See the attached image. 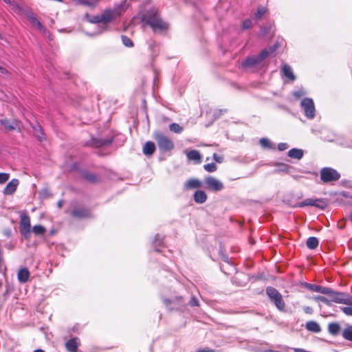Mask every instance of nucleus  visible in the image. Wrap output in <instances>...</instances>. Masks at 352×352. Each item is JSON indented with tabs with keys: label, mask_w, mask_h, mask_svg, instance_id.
Instances as JSON below:
<instances>
[{
	"label": "nucleus",
	"mask_w": 352,
	"mask_h": 352,
	"mask_svg": "<svg viewBox=\"0 0 352 352\" xmlns=\"http://www.w3.org/2000/svg\"><path fill=\"white\" fill-rule=\"evenodd\" d=\"M31 126L32 128L34 137L38 141L42 142L43 140H45V135L39 123L36 122L34 124H32Z\"/></svg>",
	"instance_id": "ddd939ff"
},
{
	"label": "nucleus",
	"mask_w": 352,
	"mask_h": 352,
	"mask_svg": "<svg viewBox=\"0 0 352 352\" xmlns=\"http://www.w3.org/2000/svg\"><path fill=\"white\" fill-rule=\"evenodd\" d=\"M33 352H45V351L43 349H38L34 350Z\"/></svg>",
	"instance_id": "338daca9"
},
{
	"label": "nucleus",
	"mask_w": 352,
	"mask_h": 352,
	"mask_svg": "<svg viewBox=\"0 0 352 352\" xmlns=\"http://www.w3.org/2000/svg\"><path fill=\"white\" fill-rule=\"evenodd\" d=\"M129 6L127 0H123L121 3L115 4L113 8L105 9L100 15H94L87 16L89 17L88 21L92 23H102L103 29H107V23L111 22L114 19L118 17L121 14L126 10Z\"/></svg>",
	"instance_id": "f257e3e1"
},
{
	"label": "nucleus",
	"mask_w": 352,
	"mask_h": 352,
	"mask_svg": "<svg viewBox=\"0 0 352 352\" xmlns=\"http://www.w3.org/2000/svg\"><path fill=\"white\" fill-rule=\"evenodd\" d=\"M30 217L26 214H22L21 216V221H20V230H26V232L28 230V229H30Z\"/></svg>",
	"instance_id": "a211bd4d"
},
{
	"label": "nucleus",
	"mask_w": 352,
	"mask_h": 352,
	"mask_svg": "<svg viewBox=\"0 0 352 352\" xmlns=\"http://www.w3.org/2000/svg\"><path fill=\"white\" fill-rule=\"evenodd\" d=\"M80 1L82 4L89 7H94L97 3V1L94 0H80Z\"/></svg>",
	"instance_id": "c03bdc74"
},
{
	"label": "nucleus",
	"mask_w": 352,
	"mask_h": 352,
	"mask_svg": "<svg viewBox=\"0 0 352 352\" xmlns=\"http://www.w3.org/2000/svg\"><path fill=\"white\" fill-rule=\"evenodd\" d=\"M184 186L186 189L198 188L201 186V182L197 179H190L185 183Z\"/></svg>",
	"instance_id": "412c9836"
},
{
	"label": "nucleus",
	"mask_w": 352,
	"mask_h": 352,
	"mask_svg": "<svg viewBox=\"0 0 352 352\" xmlns=\"http://www.w3.org/2000/svg\"><path fill=\"white\" fill-rule=\"evenodd\" d=\"M318 244L319 241L316 237L309 236V249H315Z\"/></svg>",
	"instance_id": "4c0bfd02"
},
{
	"label": "nucleus",
	"mask_w": 352,
	"mask_h": 352,
	"mask_svg": "<svg viewBox=\"0 0 352 352\" xmlns=\"http://www.w3.org/2000/svg\"><path fill=\"white\" fill-rule=\"evenodd\" d=\"M0 72L1 74H6L7 73V69L1 66H0Z\"/></svg>",
	"instance_id": "13d9d810"
},
{
	"label": "nucleus",
	"mask_w": 352,
	"mask_h": 352,
	"mask_svg": "<svg viewBox=\"0 0 352 352\" xmlns=\"http://www.w3.org/2000/svg\"><path fill=\"white\" fill-rule=\"evenodd\" d=\"M0 123L3 128L8 131H13L16 129V126L8 119H2L0 120Z\"/></svg>",
	"instance_id": "b1692460"
},
{
	"label": "nucleus",
	"mask_w": 352,
	"mask_h": 352,
	"mask_svg": "<svg viewBox=\"0 0 352 352\" xmlns=\"http://www.w3.org/2000/svg\"><path fill=\"white\" fill-rule=\"evenodd\" d=\"M122 42L124 45H125L127 47H131L133 46V41L126 36L122 35L121 36Z\"/></svg>",
	"instance_id": "c9c22d12"
},
{
	"label": "nucleus",
	"mask_w": 352,
	"mask_h": 352,
	"mask_svg": "<svg viewBox=\"0 0 352 352\" xmlns=\"http://www.w3.org/2000/svg\"><path fill=\"white\" fill-rule=\"evenodd\" d=\"M321 331L320 326L315 321H309V331L319 333Z\"/></svg>",
	"instance_id": "c756f323"
},
{
	"label": "nucleus",
	"mask_w": 352,
	"mask_h": 352,
	"mask_svg": "<svg viewBox=\"0 0 352 352\" xmlns=\"http://www.w3.org/2000/svg\"><path fill=\"white\" fill-rule=\"evenodd\" d=\"M329 298L321 297L320 301L329 305L331 302L352 306V296L346 292H336L328 288L326 293Z\"/></svg>",
	"instance_id": "20e7f679"
},
{
	"label": "nucleus",
	"mask_w": 352,
	"mask_h": 352,
	"mask_svg": "<svg viewBox=\"0 0 352 352\" xmlns=\"http://www.w3.org/2000/svg\"><path fill=\"white\" fill-rule=\"evenodd\" d=\"M10 178V174L7 173H0V184L6 183Z\"/></svg>",
	"instance_id": "79ce46f5"
},
{
	"label": "nucleus",
	"mask_w": 352,
	"mask_h": 352,
	"mask_svg": "<svg viewBox=\"0 0 352 352\" xmlns=\"http://www.w3.org/2000/svg\"><path fill=\"white\" fill-rule=\"evenodd\" d=\"M56 233V230H52L50 231L49 234L50 236H52V235L55 234Z\"/></svg>",
	"instance_id": "e2e57ef3"
},
{
	"label": "nucleus",
	"mask_w": 352,
	"mask_h": 352,
	"mask_svg": "<svg viewBox=\"0 0 352 352\" xmlns=\"http://www.w3.org/2000/svg\"><path fill=\"white\" fill-rule=\"evenodd\" d=\"M164 304H166V305H168L170 303V300L169 299H164Z\"/></svg>",
	"instance_id": "0e129e2a"
},
{
	"label": "nucleus",
	"mask_w": 352,
	"mask_h": 352,
	"mask_svg": "<svg viewBox=\"0 0 352 352\" xmlns=\"http://www.w3.org/2000/svg\"><path fill=\"white\" fill-rule=\"evenodd\" d=\"M153 137L161 152H168L174 148L175 145L173 142L162 133L155 131L153 134Z\"/></svg>",
	"instance_id": "39448f33"
},
{
	"label": "nucleus",
	"mask_w": 352,
	"mask_h": 352,
	"mask_svg": "<svg viewBox=\"0 0 352 352\" xmlns=\"http://www.w3.org/2000/svg\"><path fill=\"white\" fill-rule=\"evenodd\" d=\"M276 166L278 167V169H276L275 170L276 172L280 171V172L287 173L289 171V168H291L290 166H289L288 164H285V163L276 164Z\"/></svg>",
	"instance_id": "473e14b6"
},
{
	"label": "nucleus",
	"mask_w": 352,
	"mask_h": 352,
	"mask_svg": "<svg viewBox=\"0 0 352 352\" xmlns=\"http://www.w3.org/2000/svg\"><path fill=\"white\" fill-rule=\"evenodd\" d=\"M322 296H313L312 298L315 300H320V298H321Z\"/></svg>",
	"instance_id": "69168bd1"
},
{
	"label": "nucleus",
	"mask_w": 352,
	"mask_h": 352,
	"mask_svg": "<svg viewBox=\"0 0 352 352\" xmlns=\"http://www.w3.org/2000/svg\"><path fill=\"white\" fill-rule=\"evenodd\" d=\"M72 217L78 219L92 217L91 211L89 208L85 207H77L71 212Z\"/></svg>",
	"instance_id": "9b49d317"
},
{
	"label": "nucleus",
	"mask_w": 352,
	"mask_h": 352,
	"mask_svg": "<svg viewBox=\"0 0 352 352\" xmlns=\"http://www.w3.org/2000/svg\"><path fill=\"white\" fill-rule=\"evenodd\" d=\"M340 330L341 327L337 322H331L328 325V331L331 335L333 336H338L340 333Z\"/></svg>",
	"instance_id": "aec40b11"
},
{
	"label": "nucleus",
	"mask_w": 352,
	"mask_h": 352,
	"mask_svg": "<svg viewBox=\"0 0 352 352\" xmlns=\"http://www.w3.org/2000/svg\"><path fill=\"white\" fill-rule=\"evenodd\" d=\"M340 178V173L332 168L325 167L320 170V179L323 183L336 182Z\"/></svg>",
	"instance_id": "6e6552de"
},
{
	"label": "nucleus",
	"mask_w": 352,
	"mask_h": 352,
	"mask_svg": "<svg viewBox=\"0 0 352 352\" xmlns=\"http://www.w3.org/2000/svg\"><path fill=\"white\" fill-rule=\"evenodd\" d=\"M20 232L21 234L25 237V239H28L30 238V229H28V230L26 232V230H20Z\"/></svg>",
	"instance_id": "8fccbe9b"
},
{
	"label": "nucleus",
	"mask_w": 352,
	"mask_h": 352,
	"mask_svg": "<svg viewBox=\"0 0 352 352\" xmlns=\"http://www.w3.org/2000/svg\"><path fill=\"white\" fill-rule=\"evenodd\" d=\"M300 106L303 109L305 116L308 118V98H304L301 102Z\"/></svg>",
	"instance_id": "f704fd0d"
},
{
	"label": "nucleus",
	"mask_w": 352,
	"mask_h": 352,
	"mask_svg": "<svg viewBox=\"0 0 352 352\" xmlns=\"http://www.w3.org/2000/svg\"><path fill=\"white\" fill-rule=\"evenodd\" d=\"M45 231V228L41 225H36L32 228V232L35 235H42Z\"/></svg>",
	"instance_id": "c85d7f7f"
},
{
	"label": "nucleus",
	"mask_w": 352,
	"mask_h": 352,
	"mask_svg": "<svg viewBox=\"0 0 352 352\" xmlns=\"http://www.w3.org/2000/svg\"><path fill=\"white\" fill-rule=\"evenodd\" d=\"M315 107L314 101L312 99L309 98V119L313 118L314 117Z\"/></svg>",
	"instance_id": "ea45409f"
},
{
	"label": "nucleus",
	"mask_w": 352,
	"mask_h": 352,
	"mask_svg": "<svg viewBox=\"0 0 352 352\" xmlns=\"http://www.w3.org/2000/svg\"><path fill=\"white\" fill-rule=\"evenodd\" d=\"M142 20L148 24L154 32H162L168 28V24L160 18L158 10L155 8L146 10L142 14Z\"/></svg>",
	"instance_id": "f03ea898"
},
{
	"label": "nucleus",
	"mask_w": 352,
	"mask_h": 352,
	"mask_svg": "<svg viewBox=\"0 0 352 352\" xmlns=\"http://www.w3.org/2000/svg\"><path fill=\"white\" fill-rule=\"evenodd\" d=\"M80 345L79 339L76 337L69 339L65 343V348L69 352H76Z\"/></svg>",
	"instance_id": "4468645a"
},
{
	"label": "nucleus",
	"mask_w": 352,
	"mask_h": 352,
	"mask_svg": "<svg viewBox=\"0 0 352 352\" xmlns=\"http://www.w3.org/2000/svg\"><path fill=\"white\" fill-rule=\"evenodd\" d=\"M193 198L195 203L201 204L206 201L208 197L204 190H197L194 192Z\"/></svg>",
	"instance_id": "2eb2a0df"
},
{
	"label": "nucleus",
	"mask_w": 352,
	"mask_h": 352,
	"mask_svg": "<svg viewBox=\"0 0 352 352\" xmlns=\"http://www.w3.org/2000/svg\"><path fill=\"white\" fill-rule=\"evenodd\" d=\"M292 94L295 100H299L302 96H303L305 94V91L302 89H299L298 90L294 91Z\"/></svg>",
	"instance_id": "58836bf2"
},
{
	"label": "nucleus",
	"mask_w": 352,
	"mask_h": 352,
	"mask_svg": "<svg viewBox=\"0 0 352 352\" xmlns=\"http://www.w3.org/2000/svg\"><path fill=\"white\" fill-rule=\"evenodd\" d=\"M280 74L285 83L293 82L296 80V76L292 67L287 64L283 65L280 69Z\"/></svg>",
	"instance_id": "9d476101"
},
{
	"label": "nucleus",
	"mask_w": 352,
	"mask_h": 352,
	"mask_svg": "<svg viewBox=\"0 0 352 352\" xmlns=\"http://www.w3.org/2000/svg\"><path fill=\"white\" fill-rule=\"evenodd\" d=\"M196 352H214V350L213 349H208V350H198Z\"/></svg>",
	"instance_id": "4d7b16f0"
},
{
	"label": "nucleus",
	"mask_w": 352,
	"mask_h": 352,
	"mask_svg": "<svg viewBox=\"0 0 352 352\" xmlns=\"http://www.w3.org/2000/svg\"><path fill=\"white\" fill-rule=\"evenodd\" d=\"M342 312L348 316H352V306L349 305L348 307H340Z\"/></svg>",
	"instance_id": "a19ab883"
},
{
	"label": "nucleus",
	"mask_w": 352,
	"mask_h": 352,
	"mask_svg": "<svg viewBox=\"0 0 352 352\" xmlns=\"http://www.w3.org/2000/svg\"><path fill=\"white\" fill-rule=\"evenodd\" d=\"M34 26H36L40 31L45 32L46 31L45 28L42 25V23L38 20L36 24H34Z\"/></svg>",
	"instance_id": "3c124183"
},
{
	"label": "nucleus",
	"mask_w": 352,
	"mask_h": 352,
	"mask_svg": "<svg viewBox=\"0 0 352 352\" xmlns=\"http://www.w3.org/2000/svg\"><path fill=\"white\" fill-rule=\"evenodd\" d=\"M309 206H316L320 209H323L327 206V204L322 199H309Z\"/></svg>",
	"instance_id": "4be33fe9"
},
{
	"label": "nucleus",
	"mask_w": 352,
	"mask_h": 352,
	"mask_svg": "<svg viewBox=\"0 0 352 352\" xmlns=\"http://www.w3.org/2000/svg\"><path fill=\"white\" fill-rule=\"evenodd\" d=\"M189 305L191 306V307H197V306H199V300L198 299L195 297V296H192L190 301H189Z\"/></svg>",
	"instance_id": "de8ad7c7"
},
{
	"label": "nucleus",
	"mask_w": 352,
	"mask_h": 352,
	"mask_svg": "<svg viewBox=\"0 0 352 352\" xmlns=\"http://www.w3.org/2000/svg\"><path fill=\"white\" fill-rule=\"evenodd\" d=\"M219 254H220V256H221V259H222L224 262H226V263H227L228 264H229V265H230L231 266H232V264L231 261H230V259H229V258H228V255H226L225 253H223V251H222L221 250L219 251Z\"/></svg>",
	"instance_id": "a18cd8bd"
},
{
	"label": "nucleus",
	"mask_w": 352,
	"mask_h": 352,
	"mask_svg": "<svg viewBox=\"0 0 352 352\" xmlns=\"http://www.w3.org/2000/svg\"><path fill=\"white\" fill-rule=\"evenodd\" d=\"M3 1L9 5H12L14 3V0H3Z\"/></svg>",
	"instance_id": "bf43d9fd"
},
{
	"label": "nucleus",
	"mask_w": 352,
	"mask_h": 352,
	"mask_svg": "<svg viewBox=\"0 0 352 352\" xmlns=\"http://www.w3.org/2000/svg\"><path fill=\"white\" fill-rule=\"evenodd\" d=\"M212 158L218 163H221L223 162V157L218 155L217 153L213 154Z\"/></svg>",
	"instance_id": "603ef678"
},
{
	"label": "nucleus",
	"mask_w": 352,
	"mask_h": 352,
	"mask_svg": "<svg viewBox=\"0 0 352 352\" xmlns=\"http://www.w3.org/2000/svg\"><path fill=\"white\" fill-rule=\"evenodd\" d=\"M342 337L349 341H352V326H348L342 332Z\"/></svg>",
	"instance_id": "bb28decb"
},
{
	"label": "nucleus",
	"mask_w": 352,
	"mask_h": 352,
	"mask_svg": "<svg viewBox=\"0 0 352 352\" xmlns=\"http://www.w3.org/2000/svg\"><path fill=\"white\" fill-rule=\"evenodd\" d=\"M169 129L175 133H181L182 131H183V127L181 126L179 124L177 123H172L169 125Z\"/></svg>",
	"instance_id": "7c9ffc66"
},
{
	"label": "nucleus",
	"mask_w": 352,
	"mask_h": 352,
	"mask_svg": "<svg viewBox=\"0 0 352 352\" xmlns=\"http://www.w3.org/2000/svg\"><path fill=\"white\" fill-rule=\"evenodd\" d=\"M259 143L261 146L265 148L271 149L272 148V145L271 142L266 138H262L259 140Z\"/></svg>",
	"instance_id": "2f4dec72"
},
{
	"label": "nucleus",
	"mask_w": 352,
	"mask_h": 352,
	"mask_svg": "<svg viewBox=\"0 0 352 352\" xmlns=\"http://www.w3.org/2000/svg\"><path fill=\"white\" fill-rule=\"evenodd\" d=\"M252 25V21L250 19H245L242 24V27L244 30L250 29Z\"/></svg>",
	"instance_id": "49530a36"
},
{
	"label": "nucleus",
	"mask_w": 352,
	"mask_h": 352,
	"mask_svg": "<svg viewBox=\"0 0 352 352\" xmlns=\"http://www.w3.org/2000/svg\"><path fill=\"white\" fill-rule=\"evenodd\" d=\"M148 47L151 50H153V48L155 47L156 45V43L153 40H150L148 42Z\"/></svg>",
	"instance_id": "864d4df0"
},
{
	"label": "nucleus",
	"mask_w": 352,
	"mask_h": 352,
	"mask_svg": "<svg viewBox=\"0 0 352 352\" xmlns=\"http://www.w3.org/2000/svg\"><path fill=\"white\" fill-rule=\"evenodd\" d=\"M289 148V145L287 143L285 142H281L278 144V149L280 151H285Z\"/></svg>",
	"instance_id": "09e8293b"
},
{
	"label": "nucleus",
	"mask_w": 352,
	"mask_h": 352,
	"mask_svg": "<svg viewBox=\"0 0 352 352\" xmlns=\"http://www.w3.org/2000/svg\"><path fill=\"white\" fill-rule=\"evenodd\" d=\"M155 151V143L151 141L146 142L143 146V153L146 156H151Z\"/></svg>",
	"instance_id": "f3484780"
},
{
	"label": "nucleus",
	"mask_w": 352,
	"mask_h": 352,
	"mask_svg": "<svg viewBox=\"0 0 352 352\" xmlns=\"http://www.w3.org/2000/svg\"><path fill=\"white\" fill-rule=\"evenodd\" d=\"M308 206V199H305L303 201H302L298 204V206H299V207H303V206Z\"/></svg>",
	"instance_id": "5fc2aeb1"
},
{
	"label": "nucleus",
	"mask_w": 352,
	"mask_h": 352,
	"mask_svg": "<svg viewBox=\"0 0 352 352\" xmlns=\"http://www.w3.org/2000/svg\"><path fill=\"white\" fill-rule=\"evenodd\" d=\"M4 234H5V235H6L8 237H10V236H11V234H12L11 230H10V229L5 230H4Z\"/></svg>",
	"instance_id": "6e6d98bb"
},
{
	"label": "nucleus",
	"mask_w": 352,
	"mask_h": 352,
	"mask_svg": "<svg viewBox=\"0 0 352 352\" xmlns=\"http://www.w3.org/2000/svg\"><path fill=\"white\" fill-rule=\"evenodd\" d=\"M266 294L272 302L279 311L285 309V304L281 294L274 287H267Z\"/></svg>",
	"instance_id": "0eeeda50"
},
{
	"label": "nucleus",
	"mask_w": 352,
	"mask_h": 352,
	"mask_svg": "<svg viewBox=\"0 0 352 352\" xmlns=\"http://www.w3.org/2000/svg\"><path fill=\"white\" fill-rule=\"evenodd\" d=\"M19 184V180L18 179H12L4 188L3 191V194L6 195H12L16 191Z\"/></svg>",
	"instance_id": "f8f14e48"
},
{
	"label": "nucleus",
	"mask_w": 352,
	"mask_h": 352,
	"mask_svg": "<svg viewBox=\"0 0 352 352\" xmlns=\"http://www.w3.org/2000/svg\"><path fill=\"white\" fill-rule=\"evenodd\" d=\"M266 12L267 9L265 7H259L254 14V18L257 20L261 19V17L265 14Z\"/></svg>",
	"instance_id": "72a5a7b5"
},
{
	"label": "nucleus",
	"mask_w": 352,
	"mask_h": 352,
	"mask_svg": "<svg viewBox=\"0 0 352 352\" xmlns=\"http://www.w3.org/2000/svg\"><path fill=\"white\" fill-rule=\"evenodd\" d=\"M294 351L296 352H308L307 351H305V350H303V349H294Z\"/></svg>",
	"instance_id": "052dcab7"
},
{
	"label": "nucleus",
	"mask_w": 352,
	"mask_h": 352,
	"mask_svg": "<svg viewBox=\"0 0 352 352\" xmlns=\"http://www.w3.org/2000/svg\"><path fill=\"white\" fill-rule=\"evenodd\" d=\"M30 277V272L26 267L21 268L17 273V278L21 283H26Z\"/></svg>",
	"instance_id": "dca6fc26"
},
{
	"label": "nucleus",
	"mask_w": 352,
	"mask_h": 352,
	"mask_svg": "<svg viewBox=\"0 0 352 352\" xmlns=\"http://www.w3.org/2000/svg\"><path fill=\"white\" fill-rule=\"evenodd\" d=\"M82 177L89 181L91 183H95L97 182V177L95 174L89 172H85L82 173Z\"/></svg>",
	"instance_id": "cd10ccee"
},
{
	"label": "nucleus",
	"mask_w": 352,
	"mask_h": 352,
	"mask_svg": "<svg viewBox=\"0 0 352 352\" xmlns=\"http://www.w3.org/2000/svg\"><path fill=\"white\" fill-rule=\"evenodd\" d=\"M328 288L309 283V290L315 292L326 294Z\"/></svg>",
	"instance_id": "393cba45"
},
{
	"label": "nucleus",
	"mask_w": 352,
	"mask_h": 352,
	"mask_svg": "<svg viewBox=\"0 0 352 352\" xmlns=\"http://www.w3.org/2000/svg\"><path fill=\"white\" fill-rule=\"evenodd\" d=\"M117 139H119L122 142L119 145H122L125 141V138L122 135H112L109 138H91L89 142V146L94 148H100L110 145L111 143L115 142Z\"/></svg>",
	"instance_id": "423d86ee"
},
{
	"label": "nucleus",
	"mask_w": 352,
	"mask_h": 352,
	"mask_svg": "<svg viewBox=\"0 0 352 352\" xmlns=\"http://www.w3.org/2000/svg\"><path fill=\"white\" fill-rule=\"evenodd\" d=\"M204 168L208 173H213L216 171L217 167L214 162H211L210 164H205L204 166Z\"/></svg>",
	"instance_id": "e433bc0d"
},
{
	"label": "nucleus",
	"mask_w": 352,
	"mask_h": 352,
	"mask_svg": "<svg viewBox=\"0 0 352 352\" xmlns=\"http://www.w3.org/2000/svg\"><path fill=\"white\" fill-rule=\"evenodd\" d=\"M276 50V45L271 47L270 50L264 49L258 55H254L247 57L241 63L243 68H256L262 69L265 66L264 60L269 56L270 53H273Z\"/></svg>",
	"instance_id": "7ed1b4c3"
},
{
	"label": "nucleus",
	"mask_w": 352,
	"mask_h": 352,
	"mask_svg": "<svg viewBox=\"0 0 352 352\" xmlns=\"http://www.w3.org/2000/svg\"><path fill=\"white\" fill-rule=\"evenodd\" d=\"M287 155L293 159L300 160L304 155V151L302 149L294 148L288 151Z\"/></svg>",
	"instance_id": "6ab92c4d"
},
{
	"label": "nucleus",
	"mask_w": 352,
	"mask_h": 352,
	"mask_svg": "<svg viewBox=\"0 0 352 352\" xmlns=\"http://www.w3.org/2000/svg\"><path fill=\"white\" fill-rule=\"evenodd\" d=\"M187 157L189 160H193L197 163H199L201 160V154L197 150L190 151L186 153Z\"/></svg>",
	"instance_id": "5701e85b"
},
{
	"label": "nucleus",
	"mask_w": 352,
	"mask_h": 352,
	"mask_svg": "<svg viewBox=\"0 0 352 352\" xmlns=\"http://www.w3.org/2000/svg\"><path fill=\"white\" fill-rule=\"evenodd\" d=\"M205 188L214 192H218L223 188V183L212 176H208L204 179Z\"/></svg>",
	"instance_id": "1a4fd4ad"
},
{
	"label": "nucleus",
	"mask_w": 352,
	"mask_h": 352,
	"mask_svg": "<svg viewBox=\"0 0 352 352\" xmlns=\"http://www.w3.org/2000/svg\"><path fill=\"white\" fill-rule=\"evenodd\" d=\"M264 352H280V351H273V350H270V349H269V350H266V351H265Z\"/></svg>",
	"instance_id": "774afa93"
},
{
	"label": "nucleus",
	"mask_w": 352,
	"mask_h": 352,
	"mask_svg": "<svg viewBox=\"0 0 352 352\" xmlns=\"http://www.w3.org/2000/svg\"><path fill=\"white\" fill-rule=\"evenodd\" d=\"M27 18L32 25H34V24H36V22L38 21L37 18L32 12H29L27 14Z\"/></svg>",
	"instance_id": "37998d69"
},
{
	"label": "nucleus",
	"mask_w": 352,
	"mask_h": 352,
	"mask_svg": "<svg viewBox=\"0 0 352 352\" xmlns=\"http://www.w3.org/2000/svg\"><path fill=\"white\" fill-rule=\"evenodd\" d=\"M63 201L62 200H60L57 204L58 208H60L63 206Z\"/></svg>",
	"instance_id": "680f3d73"
},
{
	"label": "nucleus",
	"mask_w": 352,
	"mask_h": 352,
	"mask_svg": "<svg viewBox=\"0 0 352 352\" xmlns=\"http://www.w3.org/2000/svg\"><path fill=\"white\" fill-rule=\"evenodd\" d=\"M153 245L155 248V251L156 252H159L160 250H158V248L163 245V239L160 237L159 234H157L155 236L154 240L153 241Z\"/></svg>",
	"instance_id": "a878e982"
}]
</instances>
